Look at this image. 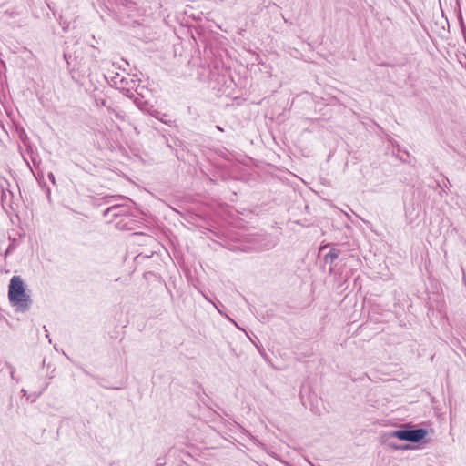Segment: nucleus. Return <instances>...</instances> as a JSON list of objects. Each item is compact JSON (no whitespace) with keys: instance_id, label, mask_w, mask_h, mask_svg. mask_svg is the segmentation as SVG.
<instances>
[{"instance_id":"f257e3e1","label":"nucleus","mask_w":466,"mask_h":466,"mask_svg":"<svg viewBox=\"0 0 466 466\" xmlns=\"http://www.w3.org/2000/svg\"><path fill=\"white\" fill-rule=\"evenodd\" d=\"M8 299L10 304L18 312H26L31 308L33 301L30 293L26 290L20 276L11 278L8 286Z\"/></svg>"},{"instance_id":"f03ea898","label":"nucleus","mask_w":466,"mask_h":466,"mask_svg":"<svg viewBox=\"0 0 466 466\" xmlns=\"http://www.w3.org/2000/svg\"><path fill=\"white\" fill-rule=\"evenodd\" d=\"M427 435V431L424 429H402L394 431L390 436L396 437L402 441L411 442H419Z\"/></svg>"},{"instance_id":"7ed1b4c3","label":"nucleus","mask_w":466,"mask_h":466,"mask_svg":"<svg viewBox=\"0 0 466 466\" xmlns=\"http://www.w3.org/2000/svg\"><path fill=\"white\" fill-rule=\"evenodd\" d=\"M340 251L337 248H331L329 252H328L324 256V261L326 263L332 264L339 256Z\"/></svg>"},{"instance_id":"20e7f679","label":"nucleus","mask_w":466,"mask_h":466,"mask_svg":"<svg viewBox=\"0 0 466 466\" xmlns=\"http://www.w3.org/2000/svg\"><path fill=\"white\" fill-rule=\"evenodd\" d=\"M119 208H120V206L114 205V206L106 208L104 211V216L105 217H107V216L116 217V216H118V213L116 212V210H118Z\"/></svg>"},{"instance_id":"39448f33","label":"nucleus","mask_w":466,"mask_h":466,"mask_svg":"<svg viewBox=\"0 0 466 466\" xmlns=\"http://www.w3.org/2000/svg\"><path fill=\"white\" fill-rule=\"evenodd\" d=\"M15 241L9 245V247L7 248L6 249V253H11L15 250Z\"/></svg>"},{"instance_id":"423d86ee","label":"nucleus","mask_w":466,"mask_h":466,"mask_svg":"<svg viewBox=\"0 0 466 466\" xmlns=\"http://www.w3.org/2000/svg\"><path fill=\"white\" fill-rule=\"evenodd\" d=\"M96 103L97 106H106V100L105 99H96Z\"/></svg>"},{"instance_id":"0eeeda50","label":"nucleus","mask_w":466,"mask_h":466,"mask_svg":"<svg viewBox=\"0 0 466 466\" xmlns=\"http://www.w3.org/2000/svg\"><path fill=\"white\" fill-rule=\"evenodd\" d=\"M48 179L53 183V184H56V179H55V176L53 173H49L48 174Z\"/></svg>"},{"instance_id":"6e6552de","label":"nucleus","mask_w":466,"mask_h":466,"mask_svg":"<svg viewBox=\"0 0 466 466\" xmlns=\"http://www.w3.org/2000/svg\"><path fill=\"white\" fill-rule=\"evenodd\" d=\"M135 103L137 104V106H140V103H141V102H140V99L136 98V99H135Z\"/></svg>"},{"instance_id":"1a4fd4ad","label":"nucleus","mask_w":466,"mask_h":466,"mask_svg":"<svg viewBox=\"0 0 466 466\" xmlns=\"http://www.w3.org/2000/svg\"><path fill=\"white\" fill-rule=\"evenodd\" d=\"M327 247H328V245L322 246V247L320 248V249H319V250H320V251H322V250H324Z\"/></svg>"},{"instance_id":"9d476101","label":"nucleus","mask_w":466,"mask_h":466,"mask_svg":"<svg viewBox=\"0 0 466 466\" xmlns=\"http://www.w3.org/2000/svg\"><path fill=\"white\" fill-rule=\"evenodd\" d=\"M15 370L14 369L11 370V377L14 378Z\"/></svg>"}]
</instances>
